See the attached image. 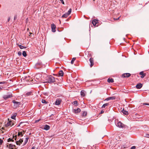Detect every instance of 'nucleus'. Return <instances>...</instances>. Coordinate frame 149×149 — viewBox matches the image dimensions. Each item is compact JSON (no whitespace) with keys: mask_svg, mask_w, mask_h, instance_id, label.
<instances>
[{"mask_svg":"<svg viewBox=\"0 0 149 149\" xmlns=\"http://www.w3.org/2000/svg\"><path fill=\"white\" fill-rule=\"evenodd\" d=\"M130 75H126L125 76V75H121V77L122 78L129 77Z\"/></svg>","mask_w":149,"mask_h":149,"instance_id":"cd10ccee","label":"nucleus"},{"mask_svg":"<svg viewBox=\"0 0 149 149\" xmlns=\"http://www.w3.org/2000/svg\"><path fill=\"white\" fill-rule=\"evenodd\" d=\"M81 95L82 97H84L85 96L84 93V90H81Z\"/></svg>","mask_w":149,"mask_h":149,"instance_id":"412c9836","label":"nucleus"},{"mask_svg":"<svg viewBox=\"0 0 149 149\" xmlns=\"http://www.w3.org/2000/svg\"><path fill=\"white\" fill-rule=\"evenodd\" d=\"M50 127L49 125H44V129L46 130H47L49 129Z\"/></svg>","mask_w":149,"mask_h":149,"instance_id":"dca6fc26","label":"nucleus"},{"mask_svg":"<svg viewBox=\"0 0 149 149\" xmlns=\"http://www.w3.org/2000/svg\"><path fill=\"white\" fill-rule=\"evenodd\" d=\"M141 104H142L143 105H149V103H141Z\"/></svg>","mask_w":149,"mask_h":149,"instance_id":"4c0bfd02","label":"nucleus"},{"mask_svg":"<svg viewBox=\"0 0 149 149\" xmlns=\"http://www.w3.org/2000/svg\"><path fill=\"white\" fill-rule=\"evenodd\" d=\"M60 76H61L62 77H63V75H60Z\"/></svg>","mask_w":149,"mask_h":149,"instance_id":"5fc2aeb1","label":"nucleus"},{"mask_svg":"<svg viewBox=\"0 0 149 149\" xmlns=\"http://www.w3.org/2000/svg\"><path fill=\"white\" fill-rule=\"evenodd\" d=\"M64 73L62 70H60L58 74H64Z\"/></svg>","mask_w":149,"mask_h":149,"instance_id":"473e14b6","label":"nucleus"},{"mask_svg":"<svg viewBox=\"0 0 149 149\" xmlns=\"http://www.w3.org/2000/svg\"><path fill=\"white\" fill-rule=\"evenodd\" d=\"M104 112V111H101V113H103Z\"/></svg>","mask_w":149,"mask_h":149,"instance_id":"09e8293b","label":"nucleus"},{"mask_svg":"<svg viewBox=\"0 0 149 149\" xmlns=\"http://www.w3.org/2000/svg\"><path fill=\"white\" fill-rule=\"evenodd\" d=\"M7 147H8L9 149H14V148L15 147V146L12 144H8L7 146Z\"/></svg>","mask_w":149,"mask_h":149,"instance_id":"423d86ee","label":"nucleus"},{"mask_svg":"<svg viewBox=\"0 0 149 149\" xmlns=\"http://www.w3.org/2000/svg\"><path fill=\"white\" fill-rule=\"evenodd\" d=\"M137 77H139V75H137Z\"/></svg>","mask_w":149,"mask_h":149,"instance_id":"864d4df0","label":"nucleus"},{"mask_svg":"<svg viewBox=\"0 0 149 149\" xmlns=\"http://www.w3.org/2000/svg\"><path fill=\"white\" fill-rule=\"evenodd\" d=\"M16 116V114H14L13 116H11V118L13 119H15Z\"/></svg>","mask_w":149,"mask_h":149,"instance_id":"c85d7f7f","label":"nucleus"},{"mask_svg":"<svg viewBox=\"0 0 149 149\" xmlns=\"http://www.w3.org/2000/svg\"><path fill=\"white\" fill-rule=\"evenodd\" d=\"M12 96V94H10L9 95H4L3 96V97L5 99H6L7 98H11Z\"/></svg>","mask_w":149,"mask_h":149,"instance_id":"6e6552de","label":"nucleus"},{"mask_svg":"<svg viewBox=\"0 0 149 149\" xmlns=\"http://www.w3.org/2000/svg\"><path fill=\"white\" fill-rule=\"evenodd\" d=\"M17 135H15V136H13V137L12 138H9L8 139L7 141L8 142H10V141L14 142V140L15 141H16V139H17Z\"/></svg>","mask_w":149,"mask_h":149,"instance_id":"7ed1b4c3","label":"nucleus"},{"mask_svg":"<svg viewBox=\"0 0 149 149\" xmlns=\"http://www.w3.org/2000/svg\"><path fill=\"white\" fill-rule=\"evenodd\" d=\"M42 66V64L40 63H38L36 64V67L37 68H39Z\"/></svg>","mask_w":149,"mask_h":149,"instance_id":"ddd939ff","label":"nucleus"},{"mask_svg":"<svg viewBox=\"0 0 149 149\" xmlns=\"http://www.w3.org/2000/svg\"><path fill=\"white\" fill-rule=\"evenodd\" d=\"M87 115V112L86 111H83L82 113V116H86Z\"/></svg>","mask_w":149,"mask_h":149,"instance_id":"393cba45","label":"nucleus"},{"mask_svg":"<svg viewBox=\"0 0 149 149\" xmlns=\"http://www.w3.org/2000/svg\"><path fill=\"white\" fill-rule=\"evenodd\" d=\"M18 46L21 49H23L26 48V47H24L22 45H18Z\"/></svg>","mask_w":149,"mask_h":149,"instance_id":"5701e85b","label":"nucleus"},{"mask_svg":"<svg viewBox=\"0 0 149 149\" xmlns=\"http://www.w3.org/2000/svg\"><path fill=\"white\" fill-rule=\"evenodd\" d=\"M98 22V21L96 19H93L92 21V23L94 26H96Z\"/></svg>","mask_w":149,"mask_h":149,"instance_id":"9b49d317","label":"nucleus"},{"mask_svg":"<svg viewBox=\"0 0 149 149\" xmlns=\"http://www.w3.org/2000/svg\"><path fill=\"white\" fill-rule=\"evenodd\" d=\"M144 136L146 137L149 138V134H146L144 135Z\"/></svg>","mask_w":149,"mask_h":149,"instance_id":"e433bc0d","label":"nucleus"},{"mask_svg":"<svg viewBox=\"0 0 149 149\" xmlns=\"http://www.w3.org/2000/svg\"><path fill=\"white\" fill-rule=\"evenodd\" d=\"M69 15L66 13L65 14H64L62 16V18H66Z\"/></svg>","mask_w":149,"mask_h":149,"instance_id":"6ab92c4d","label":"nucleus"},{"mask_svg":"<svg viewBox=\"0 0 149 149\" xmlns=\"http://www.w3.org/2000/svg\"><path fill=\"white\" fill-rule=\"evenodd\" d=\"M136 148V147L135 146H134L131 147L130 149H135Z\"/></svg>","mask_w":149,"mask_h":149,"instance_id":"79ce46f5","label":"nucleus"},{"mask_svg":"<svg viewBox=\"0 0 149 149\" xmlns=\"http://www.w3.org/2000/svg\"><path fill=\"white\" fill-rule=\"evenodd\" d=\"M16 19V18H15V17H14V19Z\"/></svg>","mask_w":149,"mask_h":149,"instance_id":"6e6d98bb","label":"nucleus"},{"mask_svg":"<svg viewBox=\"0 0 149 149\" xmlns=\"http://www.w3.org/2000/svg\"><path fill=\"white\" fill-rule=\"evenodd\" d=\"M39 120H37V122Z\"/></svg>","mask_w":149,"mask_h":149,"instance_id":"052dcab7","label":"nucleus"},{"mask_svg":"<svg viewBox=\"0 0 149 149\" xmlns=\"http://www.w3.org/2000/svg\"><path fill=\"white\" fill-rule=\"evenodd\" d=\"M95 0H93L94 1Z\"/></svg>","mask_w":149,"mask_h":149,"instance_id":"680f3d73","label":"nucleus"},{"mask_svg":"<svg viewBox=\"0 0 149 149\" xmlns=\"http://www.w3.org/2000/svg\"><path fill=\"white\" fill-rule=\"evenodd\" d=\"M107 81L109 83H113L114 82L113 79L112 78H109L107 80Z\"/></svg>","mask_w":149,"mask_h":149,"instance_id":"a211bd4d","label":"nucleus"},{"mask_svg":"<svg viewBox=\"0 0 149 149\" xmlns=\"http://www.w3.org/2000/svg\"><path fill=\"white\" fill-rule=\"evenodd\" d=\"M90 66L92 67L94 64L93 58H91L90 59Z\"/></svg>","mask_w":149,"mask_h":149,"instance_id":"f8f14e48","label":"nucleus"},{"mask_svg":"<svg viewBox=\"0 0 149 149\" xmlns=\"http://www.w3.org/2000/svg\"><path fill=\"white\" fill-rule=\"evenodd\" d=\"M22 52H18V54L19 56H21L22 55Z\"/></svg>","mask_w":149,"mask_h":149,"instance_id":"ea45409f","label":"nucleus"},{"mask_svg":"<svg viewBox=\"0 0 149 149\" xmlns=\"http://www.w3.org/2000/svg\"><path fill=\"white\" fill-rule=\"evenodd\" d=\"M53 74L54 75V74Z\"/></svg>","mask_w":149,"mask_h":149,"instance_id":"bf43d9fd","label":"nucleus"},{"mask_svg":"<svg viewBox=\"0 0 149 149\" xmlns=\"http://www.w3.org/2000/svg\"><path fill=\"white\" fill-rule=\"evenodd\" d=\"M61 99H57L55 103V104L56 105H59L61 104Z\"/></svg>","mask_w":149,"mask_h":149,"instance_id":"1a4fd4ad","label":"nucleus"},{"mask_svg":"<svg viewBox=\"0 0 149 149\" xmlns=\"http://www.w3.org/2000/svg\"><path fill=\"white\" fill-rule=\"evenodd\" d=\"M31 94H32L31 92H27L26 93V96H29L31 95Z\"/></svg>","mask_w":149,"mask_h":149,"instance_id":"2f4dec72","label":"nucleus"},{"mask_svg":"<svg viewBox=\"0 0 149 149\" xmlns=\"http://www.w3.org/2000/svg\"><path fill=\"white\" fill-rule=\"evenodd\" d=\"M30 77V76L29 75L28 76H25L24 77V79L26 81H29V80H31L30 79H28V78H29Z\"/></svg>","mask_w":149,"mask_h":149,"instance_id":"b1692460","label":"nucleus"},{"mask_svg":"<svg viewBox=\"0 0 149 149\" xmlns=\"http://www.w3.org/2000/svg\"><path fill=\"white\" fill-rule=\"evenodd\" d=\"M71 11H72V9L71 8H70V9H69V10L68 11V12L67 13L68 15H70V13H71Z\"/></svg>","mask_w":149,"mask_h":149,"instance_id":"72a5a7b5","label":"nucleus"},{"mask_svg":"<svg viewBox=\"0 0 149 149\" xmlns=\"http://www.w3.org/2000/svg\"><path fill=\"white\" fill-rule=\"evenodd\" d=\"M1 89V87H0V89Z\"/></svg>","mask_w":149,"mask_h":149,"instance_id":"13d9d810","label":"nucleus"},{"mask_svg":"<svg viewBox=\"0 0 149 149\" xmlns=\"http://www.w3.org/2000/svg\"><path fill=\"white\" fill-rule=\"evenodd\" d=\"M139 74H146V73H145V74H144L143 72L141 71L139 73Z\"/></svg>","mask_w":149,"mask_h":149,"instance_id":"58836bf2","label":"nucleus"},{"mask_svg":"<svg viewBox=\"0 0 149 149\" xmlns=\"http://www.w3.org/2000/svg\"><path fill=\"white\" fill-rule=\"evenodd\" d=\"M3 142V141L2 140H1V139H0V145L2 144Z\"/></svg>","mask_w":149,"mask_h":149,"instance_id":"a19ab883","label":"nucleus"},{"mask_svg":"<svg viewBox=\"0 0 149 149\" xmlns=\"http://www.w3.org/2000/svg\"><path fill=\"white\" fill-rule=\"evenodd\" d=\"M14 125L13 123V122L12 121H9L6 124L5 126L6 127H8L10 126H13Z\"/></svg>","mask_w":149,"mask_h":149,"instance_id":"0eeeda50","label":"nucleus"},{"mask_svg":"<svg viewBox=\"0 0 149 149\" xmlns=\"http://www.w3.org/2000/svg\"><path fill=\"white\" fill-rule=\"evenodd\" d=\"M115 124L117 126L120 128H123L124 127V125L120 121H116Z\"/></svg>","mask_w":149,"mask_h":149,"instance_id":"f03ea898","label":"nucleus"},{"mask_svg":"<svg viewBox=\"0 0 149 149\" xmlns=\"http://www.w3.org/2000/svg\"><path fill=\"white\" fill-rule=\"evenodd\" d=\"M115 99V97L114 96L111 97L106 98L105 100L108 101L110 100H114Z\"/></svg>","mask_w":149,"mask_h":149,"instance_id":"2eb2a0df","label":"nucleus"},{"mask_svg":"<svg viewBox=\"0 0 149 149\" xmlns=\"http://www.w3.org/2000/svg\"><path fill=\"white\" fill-rule=\"evenodd\" d=\"M30 33V34L31 35V34H32V33L30 32V33Z\"/></svg>","mask_w":149,"mask_h":149,"instance_id":"603ef678","label":"nucleus"},{"mask_svg":"<svg viewBox=\"0 0 149 149\" xmlns=\"http://www.w3.org/2000/svg\"><path fill=\"white\" fill-rule=\"evenodd\" d=\"M51 27L52 31L53 32H55L56 31V25L54 24H51Z\"/></svg>","mask_w":149,"mask_h":149,"instance_id":"39448f33","label":"nucleus"},{"mask_svg":"<svg viewBox=\"0 0 149 149\" xmlns=\"http://www.w3.org/2000/svg\"><path fill=\"white\" fill-rule=\"evenodd\" d=\"M119 18H120V17H118L116 19V20H119Z\"/></svg>","mask_w":149,"mask_h":149,"instance_id":"8fccbe9b","label":"nucleus"},{"mask_svg":"<svg viewBox=\"0 0 149 149\" xmlns=\"http://www.w3.org/2000/svg\"><path fill=\"white\" fill-rule=\"evenodd\" d=\"M36 148V147L35 146H33L32 147L31 149H35Z\"/></svg>","mask_w":149,"mask_h":149,"instance_id":"de8ad7c7","label":"nucleus"},{"mask_svg":"<svg viewBox=\"0 0 149 149\" xmlns=\"http://www.w3.org/2000/svg\"><path fill=\"white\" fill-rule=\"evenodd\" d=\"M47 78V82L49 83L53 82L55 81V78L52 75H49Z\"/></svg>","mask_w":149,"mask_h":149,"instance_id":"f257e3e1","label":"nucleus"},{"mask_svg":"<svg viewBox=\"0 0 149 149\" xmlns=\"http://www.w3.org/2000/svg\"><path fill=\"white\" fill-rule=\"evenodd\" d=\"M5 82H0V84H5Z\"/></svg>","mask_w":149,"mask_h":149,"instance_id":"49530a36","label":"nucleus"},{"mask_svg":"<svg viewBox=\"0 0 149 149\" xmlns=\"http://www.w3.org/2000/svg\"><path fill=\"white\" fill-rule=\"evenodd\" d=\"M60 1L63 4H64V2L63 1V0H60Z\"/></svg>","mask_w":149,"mask_h":149,"instance_id":"37998d69","label":"nucleus"},{"mask_svg":"<svg viewBox=\"0 0 149 149\" xmlns=\"http://www.w3.org/2000/svg\"><path fill=\"white\" fill-rule=\"evenodd\" d=\"M122 112L123 113V114L126 115H127L128 114V111H126L124 109H123L122 110Z\"/></svg>","mask_w":149,"mask_h":149,"instance_id":"4be33fe9","label":"nucleus"},{"mask_svg":"<svg viewBox=\"0 0 149 149\" xmlns=\"http://www.w3.org/2000/svg\"><path fill=\"white\" fill-rule=\"evenodd\" d=\"M42 102L43 103H47V102L45 101V100L43 99L42 100Z\"/></svg>","mask_w":149,"mask_h":149,"instance_id":"f704fd0d","label":"nucleus"},{"mask_svg":"<svg viewBox=\"0 0 149 149\" xmlns=\"http://www.w3.org/2000/svg\"><path fill=\"white\" fill-rule=\"evenodd\" d=\"M9 20H10V18H9L8 19V21H9Z\"/></svg>","mask_w":149,"mask_h":149,"instance_id":"3c124183","label":"nucleus"},{"mask_svg":"<svg viewBox=\"0 0 149 149\" xmlns=\"http://www.w3.org/2000/svg\"><path fill=\"white\" fill-rule=\"evenodd\" d=\"M145 75H141V77L142 78H143L145 76Z\"/></svg>","mask_w":149,"mask_h":149,"instance_id":"a18cd8bd","label":"nucleus"},{"mask_svg":"<svg viewBox=\"0 0 149 149\" xmlns=\"http://www.w3.org/2000/svg\"><path fill=\"white\" fill-rule=\"evenodd\" d=\"M109 103H107L104 104H103V105L102 106V108H105L106 106H107L108 105H109Z\"/></svg>","mask_w":149,"mask_h":149,"instance_id":"bb28decb","label":"nucleus"},{"mask_svg":"<svg viewBox=\"0 0 149 149\" xmlns=\"http://www.w3.org/2000/svg\"><path fill=\"white\" fill-rule=\"evenodd\" d=\"M22 55L24 57H26V56L27 55L26 51H24L23 52Z\"/></svg>","mask_w":149,"mask_h":149,"instance_id":"c756f323","label":"nucleus"},{"mask_svg":"<svg viewBox=\"0 0 149 149\" xmlns=\"http://www.w3.org/2000/svg\"><path fill=\"white\" fill-rule=\"evenodd\" d=\"M128 74V75H129V74H130V73H125L123 74Z\"/></svg>","mask_w":149,"mask_h":149,"instance_id":"c03bdc74","label":"nucleus"},{"mask_svg":"<svg viewBox=\"0 0 149 149\" xmlns=\"http://www.w3.org/2000/svg\"><path fill=\"white\" fill-rule=\"evenodd\" d=\"M16 19V18H15V17H14V19Z\"/></svg>","mask_w":149,"mask_h":149,"instance_id":"4d7b16f0","label":"nucleus"},{"mask_svg":"<svg viewBox=\"0 0 149 149\" xmlns=\"http://www.w3.org/2000/svg\"><path fill=\"white\" fill-rule=\"evenodd\" d=\"M74 104L75 105L77 106V101H74L73 102Z\"/></svg>","mask_w":149,"mask_h":149,"instance_id":"c9c22d12","label":"nucleus"},{"mask_svg":"<svg viewBox=\"0 0 149 149\" xmlns=\"http://www.w3.org/2000/svg\"><path fill=\"white\" fill-rule=\"evenodd\" d=\"M80 111L81 110L79 108H77V109H73V112L75 113H79L80 112Z\"/></svg>","mask_w":149,"mask_h":149,"instance_id":"9d476101","label":"nucleus"},{"mask_svg":"<svg viewBox=\"0 0 149 149\" xmlns=\"http://www.w3.org/2000/svg\"><path fill=\"white\" fill-rule=\"evenodd\" d=\"M142 86V84L141 83H139L136 86V88L137 89H140L141 88Z\"/></svg>","mask_w":149,"mask_h":149,"instance_id":"4468645a","label":"nucleus"},{"mask_svg":"<svg viewBox=\"0 0 149 149\" xmlns=\"http://www.w3.org/2000/svg\"><path fill=\"white\" fill-rule=\"evenodd\" d=\"M13 102L17 107L20 104V102H18L14 100L13 101Z\"/></svg>","mask_w":149,"mask_h":149,"instance_id":"f3484780","label":"nucleus"},{"mask_svg":"<svg viewBox=\"0 0 149 149\" xmlns=\"http://www.w3.org/2000/svg\"><path fill=\"white\" fill-rule=\"evenodd\" d=\"M16 141V144L19 146H20V144L23 142V140L21 139H17Z\"/></svg>","mask_w":149,"mask_h":149,"instance_id":"20e7f679","label":"nucleus"},{"mask_svg":"<svg viewBox=\"0 0 149 149\" xmlns=\"http://www.w3.org/2000/svg\"><path fill=\"white\" fill-rule=\"evenodd\" d=\"M17 136H23V134H22V132H19Z\"/></svg>","mask_w":149,"mask_h":149,"instance_id":"a878e982","label":"nucleus"},{"mask_svg":"<svg viewBox=\"0 0 149 149\" xmlns=\"http://www.w3.org/2000/svg\"><path fill=\"white\" fill-rule=\"evenodd\" d=\"M75 59H76V58H72L71 61V63L72 64H73V63H74V62L75 60Z\"/></svg>","mask_w":149,"mask_h":149,"instance_id":"7c9ffc66","label":"nucleus"},{"mask_svg":"<svg viewBox=\"0 0 149 149\" xmlns=\"http://www.w3.org/2000/svg\"><path fill=\"white\" fill-rule=\"evenodd\" d=\"M29 139V138L28 137H26V138L25 139L24 141V143L23 146L25 145L27 143Z\"/></svg>","mask_w":149,"mask_h":149,"instance_id":"aec40b11","label":"nucleus"}]
</instances>
